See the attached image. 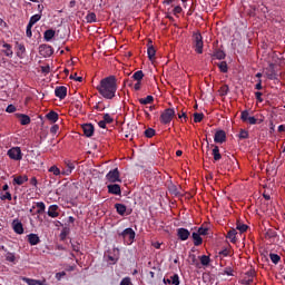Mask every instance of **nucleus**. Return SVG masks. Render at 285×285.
Here are the masks:
<instances>
[{"mask_svg":"<svg viewBox=\"0 0 285 285\" xmlns=\"http://www.w3.org/2000/svg\"><path fill=\"white\" fill-rule=\"evenodd\" d=\"M238 138L240 140L248 139L249 138V131L245 129H240Z\"/></svg>","mask_w":285,"mask_h":285,"instance_id":"39","label":"nucleus"},{"mask_svg":"<svg viewBox=\"0 0 285 285\" xmlns=\"http://www.w3.org/2000/svg\"><path fill=\"white\" fill-rule=\"evenodd\" d=\"M249 110H242L240 119L243 122H249Z\"/></svg>","mask_w":285,"mask_h":285,"instance_id":"35","label":"nucleus"},{"mask_svg":"<svg viewBox=\"0 0 285 285\" xmlns=\"http://www.w3.org/2000/svg\"><path fill=\"white\" fill-rule=\"evenodd\" d=\"M65 276H67L66 272H60L56 274V278L58 282H60V279H62Z\"/></svg>","mask_w":285,"mask_h":285,"instance_id":"55","label":"nucleus"},{"mask_svg":"<svg viewBox=\"0 0 285 285\" xmlns=\"http://www.w3.org/2000/svg\"><path fill=\"white\" fill-rule=\"evenodd\" d=\"M177 236H178V239L185 242V240L189 239L190 230L186 229L185 227H179L177 229Z\"/></svg>","mask_w":285,"mask_h":285,"instance_id":"11","label":"nucleus"},{"mask_svg":"<svg viewBox=\"0 0 285 285\" xmlns=\"http://www.w3.org/2000/svg\"><path fill=\"white\" fill-rule=\"evenodd\" d=\"M269 258H271L272 263H274V264H278L281 261L279 254H275V253H271Z\"/></svg>","mask_w":285,"mask_h":285,"instance_id":"40","label":"nucleus"},{"mask_svg":"<svg viewBox=\"0 0 285 285\" xmlns=\"http://www.w3.org/2000/svg\"><path fill=\"white\" fill-rule=\"evenodd\" d=\"M249 110H242L240 119L243 122H249Z\"/></svg>","mask_w":285,"mask_h":285,"instance_id":"34","label":"nucleus"},{"mask_svg":"<svg viewBox=\"0 0 285 285\" xmlns=\"http://www.w3.org/2000/svg\"><path fill=\"white\" fill-rule=\"evenodd\" d=\"M119 236H121L125 240L128 239V245L134 244L136 239V232L131 229V227H127L124 232L118 233Z\"/></svg>","mask_w":285,"mask_h":285,"instance_id":"4","label":"nucleus"},{"mask_svg":"<svg viewBox=\"0 0 285 285\" xmlns=\"http://www.w3.org/2000/svg\"><path fill=\"white\" fill-rule=\"evenodd\" d=\"M7 155L10 157V159L16 161L22 160L23 157L21 147H11V149L7 151Z\"/></svg>","mask_w":285,"mask_h":285,"instance_id":"6","label":"nucleus"},{"mask_svg":"<svg viewBox=\"0 0 285 285\" xmlns=\"http://www.w3.org/2000/svg\"><path fill=\"white\" fill-rule=\"evenodd\" d=\"M253 283V278H249L248 276L243 279V284L250 285Z\"/></svg>","mask_w":285,"mask_h":285,"instance_id":"62","label":"nucleus"},{"mask_svg":"<svg viewBox=\"0 0 285 285\" xmlns=\"http://www.w3.org/2000/svg\"><path fill=\"white\" fill-rule=\"evenodd\" d=\"M266 235H267V237H276L277 233L275 230H273V229H268Z\"/></svg>","mask_w":285,"mask_h":285,"instance_id":"59","label":"nucleus"},{"mask_svg":"<svg viewBox=\"0 0 285 285\" xmlns=\"http://www.w3.org/2000/svg\"><path fill=\"white\" fill-rule=\"evenodd\" d=\"M219 256H223V257H228L230 256V249L229 248H224V249H220V252L218 253Z\"/></svg>","mask_w":285,"mask_h":285,"instance_id":"48","label":"nucleus"},{"mask_svg":"<svg viewBox=\"0 0 285 285\" xmlns=\"http://www.w3.org/2000/svg\"><path fill=\"white\" fill-rule=\"evenodd\" d=\"M76 168V164L70 160H65V169L61 171L62 176H70Z\"/></svg>","mask_w":285,"mask_h":285,"instance_id":"8","label":"nucleus"},{"mask_svg":"<svg viewBox=\"0 0 285 285\" xmlns=\"http://www.w3.org/2000/svg\"><path fill=\"white\" fill-rule=\"evenodd\" d=\"M191 238L195 246H200L204 244V238L200 237L199 230L191 233Z\"/></svg>","mask_w":285,"mask_h":285,"instance_id":"18","label":"nucleus"},{"mask_svg":"<svg viewBox=\"0 0 285 285\" xmlns=\"http://www.w3.org/2000/svg\"><path fill=\"white\" fill-rule=\"evenodd\" d=\"M147 55H148V58L150 61L156 59L157 50L153 46V40H149V42H148Z\"/></svg>","mask_w":285,"mask_h":285,"instance_id":"16","label":"nucleus"},{"mask_svg":"<svg viewBox=\"0 0 285 285\" xmlns=\"http://www.w3.org/2000/svg\"><path fill=\"white\" fill-rule=\"evenodd\" d=\"M18 51H17V56L18 58L22 59L23 58V53H26V46L23 43H18Z\"/></svg>","mask_w":285,"mask_h":285,"instance_id":"30","label":"nucleus"},{"mask_svg":"<svg viewBox=\"0 0 285 285\" xmlns=\"http://www.w3.org/2000/svg\"><path fill=\"white\" fill-rule=\"evenodd\" d=\"M200 263L203 264V266H208V264L210 263V257L206 255L202 256Z\"/></svg>","mask_w":285,"mask_h":285,"instance_id":"47","label":"nucleus"},{"mask_svg":"<svg viewBox=\"0 0 285 285\" xmlns=\"http://www.w3.org/2000/svg\"><path fill=\"white\" fill-rule=\"evenodd\" d=\"M213 146V150H212V156L214 158V164L216 161H219L222 159V154L219 153V147L216 145H212Z\"/></svg>","mask_w":285,"mask_h":285,"instance_id":"20","label":"nucleus"},{"mask_svg":"<svg viewBox=\"0 0 285 285\" xmlns=\"http://www.w3.org/2000/svg\"><path fill=\"white\" fill-rule=\"evenodd\" d=\"M69 79H73V80L79 81V82L83 81V78L82 77H77V73H73V76H70Z\"/></svg>","mask_w":285,"mask_h":285,"instance_id":"61","label":"nucleus"},{"mask_svg":"<svg viewBox=\"0 0 285 285\" xmlns=\"http://www.w3.org/2000/svg\"><path fill=\"white\" fill-rule=\"evenodd\" d=\"M6 199H8V202H12V195L10 193L2 195L1 200L4 202Z\"/></svg>","mask_w":285,"mask_h":285,"instance_id":"53","label":"nucleus"},{"mask_svg":"<svg viewBox=\"0 0 285 285\" xmlns=\"http://www.w3.org/2000/svg\"><path fill=\"white\" fill-rule=\"evenodd\" d=\"M181 11H183L181 7L177 6V7L174 8L173 12H174V16H177V13H181Z\"/></svg>","mask_w":285,"mask_h":285,"instance_id":"63","label":"nucleus"},{"mask_svg":"<svg viewBox=\"0 0 285 285\" xmlns=\"http://www.w3.org/2000/svg\"><path fill=\"white\" fill-rule=\"evenodd\" d=\"M117 214H119L121 217H125L127 213V207L124 204H116L115 205Z\"/></svg>","mask_w":285,"mask_h":285,"instance_id":"22","label":"nucleus"},{"mask_svg":"<svg viewBox=\"0 0 285 285\" xmlns=\"http://www.w3.org/2000/svg\"><path fill=\"white\" fill-rule=\"evenodd\" d=\"M267 79H269V80H275V79H277L276 73H275L274 70H273L272 72L267 73Z\"/></svg>","mask_w":285,"mask_h":285,"instance_id":"60","label":"nucleus"},{"mask_svg":"<svg viewBox=\"0 0 285 285\" xmlns=\"http://www.w3.org/2000/svg\"><path fill=\"white\" fill-rule=\"evenodd\" d=\"M12 226H13V230H14L16 234L22 235L24 233L22 222L14 220L12 223Z\"/></svg>","mask_w":285,"mask_h":285,"instance_id":"19","label":"nucleus"},{"mask_svg":"<svg viewBox=\"0 0 285 285\" xmlns=\"http://www.w3.org/2000/svg\"><path fill=\"white\" fill-rule=\"evenodd\" d=\"M170 194H173L174 196H178V190L176 185H171V187L169 188Z\"/></svg>","mask_w":285,"mask_h":285,"instance_id":"54","label":"nucleus"},{"mask_svg":"<svg viewBox=\"0 0 285 285\" xmlns=\"http://www.w3.org/2000/svg\"><path fill=\"white\" fill-rule=\"evenodd\" d=\"M194 48L196 53L203 55L204 53V38L202 33H194Z\"/></svg>","mask_w":285,"mask_h":285,"instance_id":"3","label":"nucleus"},{"mask_svg":"<svg viewBox=\"0 0 285 285\" xmlns=\"http://www.w3.org/2000/svg\"><path fill=\"white\" fill-rule=\"evenodd\" d=\"M236 228H237L242 234H244V233L248 229V226L245 225V223L238 222Z\"/></svg>","mask_w":285,"mask_h":285,"instance_id":"42","label":"nucleus"},{"mask_svg":"<svg viewBox=\"0 0 285 285\" xmlns=\"http://www.w3.org/2000/svg\"><path fill=\"white\" fill-rule=\"evenodd\" d=\"M102 118L105 119V124H112L115 121V119L112 118V116H110V114H104Z\"/></svg>","mask_w":285,"mask_h":285,"instance_id":"44","label":"nucleus"},{"mask_svg":"<svg viewBox=\"0 0 285 285\" xmlns=\"http://www.w3.org/2000/svg\"><path fill=\"white\" fill-rule=\"evenodd\" d=\"M36 204V214L38 215H42L46 213L47 206L45 203L40 202V203H35Z\"/></svg>","mask_w":285,"mask_h":285,"instance_id":"24","label":"nucleus"},{"mask_svg":"<svg viewBox=\"0 0 285 285\" xmlns=\"http://www.w3.org/2000/svg\"><path fill=\"white\" fill-rule=\"evenodd\" d=\"M39 52L45 58H50V56L55 53V50L53 47H51L50 45H40Z\"/></svg>","mask_w":285,"mask_h":285,"instance_id":"7","label":"nucleus"},{"mask_svg":"<svg viewBox=\"0 0 285 285\" xmlns=\"http://www.w3.org/2000/svg\"><path fill=\"white\" fill-rule=\"evenodd\" d=\"M59 129V125H53L52 127H50V134L56 135Z\"/></svg>","mask_w":285,"mask_h":285,"instance_id":"56","label":"nucleus"},{"mask_svg":"<svg viewBox=\"0 0 285 285\" xmlns=\"http://www.w3.org/2000/svg\"><path fill=\"white\" fill-rule=\"evenodd\" d=\"M41 18H42L41 13H36V14H32L29 21L32 26H35V23L39 22Z\"/></svg>","mask_w":285,"mask_h":285,"instance_id":"37","label":"nucleus"},{"mask_svg":"<svg viewBox=\"0 0 285 285\" xmlns=\"http://www.w3.org/2000/svg\"><path fill=\"white\" fill-rule=\"evenodd\" d=\"M198 234H199L200 237L206 236L208 234L207 227H199Z\"/></svg>","mask_w":285,"mask_h":285,"instance_id":"51","label":"nucleus"},{"mask_svg":"<svg viewBox=\"0 0 285 285\" xmlns=\"http://www.w3.org/2000/svg\"><path fill=\"white\" fill-rule=\"evenodd\" d=\"M49 171L52 173L53 176H60L61 175L60 168H58L57 166L50 167Z\"/></svg>","mask_w":285,"mask_h":285,"instance_id":"45","label":"nucleus"},{"mask_svg":"<svg viewBox=\"0 0 285 285\" xmlns=\"http://www.w3.org/2000/svg\"><path fill=\"white\" fill-rule=\"evenodd\" d=\"M22 282L27 283L28 285H43L42 281L33 279V278H27L26 276L22 277Z\"/></svg>","mask_w":285,"mask_h":285,"instance_id":"25","label":"nucleus"},{"mask_svg":"<svg viewBox=\"0 0 285 285\" xmlns=\"http://www.w3.org/2000/svg\"><path fill=\"white\" fill-rule=\"evenodd\" d=\"M246 276L253 279L256 276L255 269H249V272L246 273Z\"/></svg>","mask_w":285,"mask_h":285,"instance_id":"57","label":"nucleus"},{"mask_svg":"<svg viewBox=\"0 0 285 285\" xmlns=\"http://www.w3.org/2000/svg\"><path fill=\"white\" fill-rule=\"evenodd\" d=\"M132 79L136 80L137 82H141V80L144 79V71L138 70V71L134 72Z\"/></svg>","mask_w":285,"mask_h":285,"instance_id":"32","label":"nucleus"},{"mask_svg":"<svg viewBox=\"0 0 285 285\" xmlns=\"http://www.w3.org/2000/svg\"><path fill=\"white\" fill-rule=\"evenodd\" d=\"M2 48V53H4L7 58H13V47L10 43H6V41H3Z\"/></svg>","mask_w":285,"mask_h":285,"instance_id":"15","label":"nucleus"},{"mask_svg":"<svg viewBox=\"0 0 285 285\" xmlns=\"http://www.w3.org/2000/svg\"><path fill=\"white\" fill-rule=\"evenodd\" d=\"M156 135V130L153 129V127H148V129L145 130L146 138H153V136Z\"/></svg>","mask_w":285,"mask_h":285,"instance_id":"41","label":"nucleus"},{"mask_svg":"<svg viewBox=\"0 0 285 285\" xmlns=\"http://www.w3.org/2000/svg\"><path fill=\"white\" fill-rule=\"evenodd\" d=\"M213 58H216L218 60H224L226 58V53H224V50L216 49L214 53L212 55Z\"/></svg>","mask_w":285,"mask_h":285,"instance_id":"28","label":"nucleus"},{"mask_svg":"<svg viewBox=\"0 0 285 285\" xmlns=\"http://www.w3.org/2000/svg\"><path fill=\"white\" fill-rule=\"evenodd\" d=\"M27 239H28V243L31 245V246H37L40 244V238L38 235H36L35 233H30V235H27Z\"/></svg>","mask_w":285,"mask_h":285,"instance_id":"17","label":"nucleus"},{"mask_svg":"<svg viewBox=\"0 0 285 285\" xmlns=\"http://www.w3.org/2000/svg\"><path fill=\"white\" fill-rule=\"evenodd\" d=\"M175 116L176 112L174 108H166L160 115V122L163 125H169Z\"/></svg>","mask_w":285,"mask_h":285,"instance_id":"2","label":"nucleus"},{"mask_svg":"<svg viewBox=\"0 0 285 285\" xmlns=\"http://www.w3.org/2000/svg\"><path fill=\"white\" fill-rule=\"evenodd\" d=\"M67 95H68V88L65 86H60L55 89V96L58 97L60 100H65Z\"/></svg>","mask_w":285,"mask_h":285,"instance_id":"12","label":"nucleus"},{"mask_svg":"<svg viewBox=\"0 0 285 285\" xmlns=\"http://www.w3.org/2000/svg\"><path fill=\"white\" fill-rule=\"evenodd\" d=\"M217 67L222 72H228V63L226 61L218 62Z\"/></svg>","mask_w":285,"mask_h":285,"instance_id":"36","label":"nucleus"},{"mask_svg":"<svg viewBox=\"0 0 285 285\" xmlns=\"http://www.w3.org/2000/svg\"><path fill=\"white\" fill-rule=\"evenodd\" d=\"M107 190L109 194H112L114 196H121V187L119 184H109L107 185Z\"/></svg>","mask_w":285,"mask_h":285,"instance_id":"10","label":"nucleus"},{"mask_svg":"<svg viewBox=\"0 0 285 285\" xmlns=\"http://www.w3.org/2000/svg\"><path fill=\"white\" fill-rule=\"evenodd\" d=\"M17 116L20 118L21 125H30V122H31L30 116H28L26 114H17Z\"/></svg>","mask_w":285,"mask_h":285,"instance_id":"26","label":"nucleus"},{"mask_svg":"<svg viewBox=\"0 0 285 285\" xmlns=\"http://www.w3.org/2000/svg\"><path fill=\"white\" fill-rule=\"evenodd\" d=\"M96 89L106 100H112L118 90L117 78L115 76L102 78Z\"/></svg>","mask_w":285,"mask_h":285,"instance_id":"1","label":"nucleus"},{"mask_svg":"<svg viewBox=\"0 0 285 285\" xmlns=\"http://www.w3.org/2000/svg\"><path fill=\"white\" fill-rule=\"evenodd\" d=\"M6 259H7V262L14 263V262H16V255H14V253L7 252V254H6Z\"/></svg>","mask_w":285,"mask_h":285,"instance_id":"43","label":"nucleus"},{"mask_svg":"<svg viewBox=\"0 0 285 285\" xmlns=\"http://www.w3.org/2000/svg\"><path fill=\"white\" fill-rule=\"evenodd\" d=\"M82 130L85 136H87V138H91V136H94V132H95V127L92 124H85L82 125Z\"/></svg>","mask_w":285,"mask_h":285,"instance_id":"14","label":"nucleus"},{"mask_svg":"<svg viewBox=\"0 0 285 285\" xmlns=\"http://www.w3.org/2000/svg\"><path fill=\"white\" fill-rule=\"evenodd\" d=\"M120 285H131V278H129V276H126L120 281Z\"/></svg>","mask_w":285,"mask_h":285,"instance_id":"50","label":"nucleus"},{"mask_svg":"<svg viewBox=\"0 0 285 285\" xmlns=\"http://www.w3.org/2000/svg\"><path fill=\"white\" fill-rule=\"evenodd\" d=\"M47 118L49 121L57 122L59 120V114H57L55 110H51L49 114H47Z\"/></svg>","mask_w":285,"mask_h":285,"instance_id":"29","label":"nucleus"},{"mask_svg":"<svg viewBox=\"0 0 285 285\" xmlns=\"http://www.w3.org/2000/svg\"><path fill=\"white\" fill-rule=\"evenodd\" d=\"M28 180V176H18L13 178V184H17V186H22V184H24Z\"/></svg>","mask_w":285,"mask_h":285,"instance_id":"27","label":"nucleus"},{"mask_svg":"<svg viewBox=\"0 0 285 285\" xmlns=\"http://www.w3.org/2000/svg\"><path fill=\"white\" fill-rule=\"evenodd\" d=\"M107 181L115 184V183H121L122 179L120 178L119 168L110 169L109 173L106 175Z\"/></svg>","mask_w":285,"mask_h":285,"instance_id":"5","label":"nucleus"},{"mask_svg":"<svg viewBox=\"0 0 285 285\" xmlns=\"http://www.w3.org/2000/svg\"><path fill=\"white\" fill-rule=\"evenodd\" d=\"M170 284L171 285H180V278L178 274H174L170 276Z\"/></svg>","mask_w":285,"mask_h":285,"instance_id":"38","label":"nucleus"},{"mask_svg":"<svg viewBox=\"0 0 285 285\" xmlns=\"http://www.w3.org/2000/svg\"><path fill=\"white\" fill-rule=\"evenodd\" d=\"M153 101H154L153 95H148L146 98L139 99V102L141 104V106H147L148 104H153Z\"/></svg>","mask_w":285,"mask_h":285,"instance_id":"31","label":"nucleus"},{"mask_svg":"<svg viewBox=\"0 0 285 285\" xmlns=\"http://www.w3.org/2000/svg\"><path fill=\"white\" fill-rule=\"evenodd\" d=\"M214 141L216 144H224V141H226V131L217 130L215 136H214Z\"/></svg>","mask_w":285,"mask_h":285,"instance_id":"13","label":"nucleus"},{"mask_svg":"<svg viewBox=\"0 0 285 285\" xmlns=\"http://www.w3.org/2000/svg\"><path fill=\"white\" fill-rule=\"evenodd\" d=\"M248 124H249V125H256V124H257V119L255 118V116H250V117H249Z\"/></svg>","mask_w":285,"mask_h":285,"instance_id":"64","label":"nucleus"},{"mask_svg":"<svg viewBox=\"0 0 285 285\" xmlns=\"http://www.w3.org/2000/svg\"><path fill=\"white\" fill-rule=\"evenodd\" d=\"M55 37H56V30L48 29V30L45 31L43 38H45L46 42H50L51 39H53Z\"/></svg>","mask_w":285,"mask_h":285,"instance_id":"21","label":"nucleus"},{"mask_svg":"<svg viewBox=\"0 0 285 285\" xmlns=\"http://www.w3.org/2000/svg\"><path fill=\"white\" fill-rule=\"evenodd\" d=\"M32 24H31V22H30V20H29V22H28V24H27V31H26V33H27V38H31L32 37Z\"/></svg>","mask_w":285,"mask_h":285,"instance_id":"49","label":"nucleus"},{"mask_svg":"<svg viewBox=\"0 0 285 285\" xmlns=\"http://www.w3.org/2000/svg\"><path fill=\"white\" fill-rule=\"evenodd\" d=\"M226 238L232 242V244H237V232L232 229L227 233Z\"/></svg>","mask_w":285,"mask_h":285,"instance_id":"23","label":"nucleus"},{"mask_svg":"<svg viewBox=\"0 0 285 285\" xmlns=\"http://www.w3.org/2000/svg\"><path fill=\"white\" fill-rule=\"evenodd\" d=\"M86 20H87V23L97 22V14L95 12H89L87 13Z\"/></svg>","mask_w":285,"mask_h":285,"instance_id":"33","label":"nucleus"},{"mask_svg":"<svg viewBox=\"0 0 285 285\" xmlns=\"http://www.w3.org/2000/svg\"><path fill=\"white\" fill-rule=\"evenodd\" d=\"M204 119V114L196 112L194 114V122L198 124L202 122Z\"/></svg>","mask_w":285,"mask_h":285,"instance_id":"46","label":"nucleus"},{"mask_svg":"<svg viewBox=\"0 0 285 285\" xmlns=\"http://www.w3.org/2000/svg\"><path fill=\"white\" fill-rule=\"evenodd\" d=\"M6 111H7L8 114H13V112L17 111V107H14V105H8Z\"/></svg>","mask_w":285,"mask_h":285,"instance_id":"52","label":"nucleus"},{"mask_svg":"<svg viewBox=\"0 0 285 285\" xmlns=\"http://www.w3.org/2000/svg\"><path fill=\"white\" fill-rule=\"evenodd\" d=\"M47 214H48V216L50 218H58V217H60V206L56 205V204L50 205Z\"/></svg>","mask_w":285,"mask_h":285,"instance_id":"9","label":"nucleus"},{"mask_svg":"<svg viewBox=\"0 0 285 285\" xmlns=\"http://www.w3.org/2000/svg\"><path fill=\"white\" fill-rule=\"evenodd\" d=\"M262 96H263L262 92H259V91L255 92V98H256V100H257L258 102H263V101H264V99L262 98Z\"/></svg>","mask_w":285,"mask_h":285,"instance_id":"58","label":"nucleus"}]
</instances>
